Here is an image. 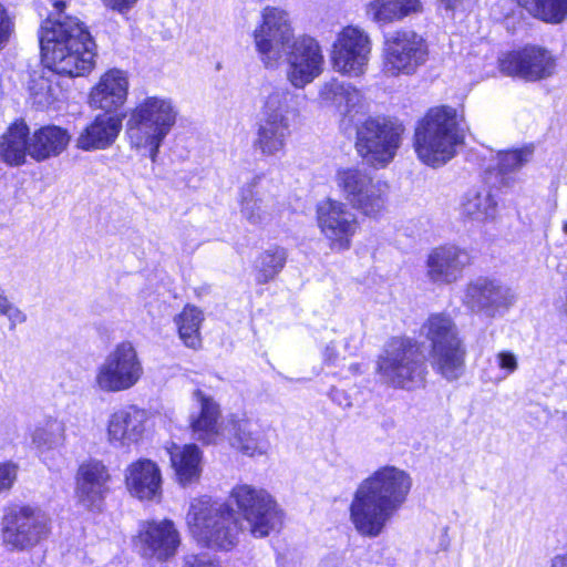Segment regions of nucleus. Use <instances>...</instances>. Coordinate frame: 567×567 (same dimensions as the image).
Instances as JSON below:
<instances>
[{
	"mask_svg": "<svg viewBox=\"0 0 567 567\" xmlns=\"http://www.w3.org/2000/svg\"><path fill=\"white\" fill-rule=\"evenodd\" d=\"M229 498L243 517L240 526L228 504L213 502L207 496L190 502L186 523L193 537L203 546L229 550L237 544L239 530L264 538L282 526V511L267 491L238 484L233 487Z\"/></svg>",
	"mask_w": 567,
	"mask_h": 567,
	"instance_id": "f257e3e1",
	"label": "nucleus"
},
{
	"mask_svg": "<svg viewBox=\"0 0 567 567\" xmlns=\"http://www.w3.org/2000/svg\"><path fill=\"white\" fill-rule=\"evenodd\" d=\"M229 498L243 517L240 526L228 504L213 502L207 496L190 502L186 523L193 537L203 546L229 550L237 544L239 530L264 538L282 526V511L267 491L238 484L233 487Z\"/></svg>",
	"mask_w": 567,
	"mask_h": 567,
	"instance_id": "f03ea898",
	"label": "nucleus"
},
{
	"mask_svg": "<svg viewBox=\"0 0 567 567\" xmlns=\"http://www.w3.org/2000/svg\"><path fill=\"white\" fill-rule=\"evenodd\" d=\"M406 471L385 465L362 480L349 506L350 520L363 537L380 536L404 505L412 488Z\"/></svg>",
	"mask_w": 567,
	"mask_h": 567,
	"instance_id": "7ed1b4c3",
	"label": "nucleus"
},
{
	"mask_svg": "<svg viewBox=\"0 0 567 567\" xmlns=\"http://www.w3.org/2000/svg\"><path fill=\"white\" fill-rule=\"evenodd\" d=\"M53 6L59 17H49L39 30L42 59L55 73L83 76L94 68L95 43L78 18L61 16L64 0H54Z\"/></svg>",
	"mask_w": 567,
	"mask_h": 567,
	"instance_id": "20e7f679",
	"label": "nucleus"
},
{
	"mask_svg": "<svg viewBox=\"0 0 567 567\" xmlns=\"http://www.w3.org/2000/svg\"><path fill=\"white\" fill-rule=\"evenodd\" d=\"M464 116L447 105L436 106L417 123L414 150L427 166L439 167L456 155V147L464 143Z\"/></svg>",
	"mask_w": 567,
	"mask_h": 567,
	"instance_id": "39448f33",
	"label": "nucleus"
},
{
	"mask_svg": "<svg viewBox=\"0 0 567 567\" xmlns=\"http://www.w3.org/2000/svg\"><path fill=\"white\" fill-rule=\"evenodd\" d=\"M178 117L175 102L167 96H146L131 111L126 134L132 148L156 163L159 148Z\"/></svg>",
	"mask_w": 567,
	"mask_h": 567,
	"instance_id": "423d86ee",
	"label": "nucleus"
},
{
	"mask_svg": "<svg viewBox=\"0 0 567 567\" xmlns=\"http://www.w3.org/2000/svg\"><path fill=\"white\" fill-rule=\"evenodd\" d=\"M295 95L287 89L266 86L252 146L264 156L282 153L290 135L289 115L295 113Z\"/></svg>",
	"mask_w": 567,
	"mask_h": 567,
	"instance_id": "0eeeda50",
	"label": "nucleus"
},
{
	"mask_svg": "<svg viewBox=\"0 0 567 567\" xmlns=\"http://www.w3.org/2000/svg\"><path fill=\"white\" fill-rule=\"evenodd\" d=\"M421 334L429 342L432 368L449 381L458 379L464 372L465 349L452 318L444 313L430 316Z\"/></svg>",
	"mask_w": 567,
	"mask_h": 567,
	"instance_id": "6e6552de",
	"label": "nucleus"
},
{
	"mask_svg": "<svg viewBox=\"0 0 567 567\" xmlns=\"http://www.w3.org/2000/svg\"><path fill=\"white\" fill-rule=\"evenodd\" d=\"M378 372L388 385L405 390L420 388L426 373L424 355L412 339H393L379 357Z\"/></svg>",
	"mask_w": 567,
	"mask_h": 567,
	"instance_id": "1a4fd4ad",
	"label": "nucleus"
},
{
	"mask_svg": "<svg viewBox=\"0 0 567 567\" xmlns=\"http://www.w3.org/2000/svg\"><path fill=\"white\" fill-rule=\"evenodd\" d=\"M352 126H355V151L369 166L383 168L393 161L404 132L401 124L380 117L360 122L355 117Z\"/></svg>",
	"mask_w": 567,
	"mask_h": 567,
	"instance_id": "9d476101",
	"label": "nucleus"
},
{
	"mask_svg": "<svg viewBox=\"0 0 567 567\" xmlns=\"http://www.w3.org/2000/svg\"><path fill=\"white\" fill-rule=\"evenodd\" d=\"M143 374L136 348L130 341H122L96 367L93 385L103 393H118L134 388Z\"/></svg>",
	"mask_w": 567,
	"mask_h": 567,
	"instance_id": "9b49d317",
	"label": "nucleus"
},
{
	"mask_svg": "<svg viewBox=\"0 0 567 567\" xmlns=\"http://www.w3.org/2000/svg\"><path fill=\"white\" fill-rule=\"evenodd\" d=\"M334 182L343 198L361 214L378 217L385 209L388 183L373 178L364 169L340 168L336 173Z\"/></svg>",
	"mask_w": 567,
	"mask_h": 567,
	"instance_id": "f8f14e48",
	"label": "nucleus"
},
{
	"mask_svg": "<svg viewBox=\"0 0 567 567\" xmlns=\"http://www.w3.org/2000/svg\"><path fill=\"white\" fill-rule=\"evenodd\" d=\"M429 58L426 40L412 30L390 34L384 43L383 72L390 76L414 74Z\"/></svg>",
	"mask_w": 567,
	"mask_h": 567,
	"instance_id": "ddd939ff",
	"label": "nucleus"
},
{
	"mask_svg": "<svg viewBox=\"0 0 567 567\" xmlns=\"http://www.w3.org/2000/svg\"><path fill=\"white\" fill-rule=\"evenodd\" d=\"M316 221L332 251L350 249L352 238L360 227L358 217L349 205L333 198L318 202Z\"/></svg>",
	"mask_w": 567,
	"mask_h": 567,
	"instance_id": "4468645a",
	"label": "nucleus"
},
{
	"mask_svg": "<svg viewBox=\"0 0 567 567\" xmlns=\"http://www.w3.org/2000/svg\"><path fill=\"white\" fill-rule=\"evenodd\" d=\"M295 40L288 13L275 7L262 11V21L254 31V43L266 68H275Z\"/></svg>",
	"mask_w": 567,
	"mask_h": 567,
	"instance_id": "2eb2a0df",
	"label": "nucleus"
},
{
	"mask_svg": "<svg viewBox=\"0 0 567 567\" xmlns=\"http://www.w3.org/2000/svg\"><path fill=\"white\" fill-rule=\"evenodd\" d=\"M50 533V518L40 508L22 506L3 518L2 539L11 549L35 546Z\"/></svg>",
	"mask_w": 567,
	"mask_h": 567,
	"instance_id": "dca6fc26",
	"label": "nucleus"
},
{
	"mask_svg": "<svg viewBox=\"0 0 567 567\" xmlns=\"http://www.w3.org/2000/svg\"><path fill=\"white\" fill-rule=\"evenodd\" d=\"M515 300V293L507 285L489 277H478L470 281L462 298L463 305L472 313L487 319L503 316Z\"/></svg>",
	"mask_w": 567,
	"mask_h": 567,
	"instance_id": "f3484780",
	"label": "nucleus"
},
{
	"mask_svg": "<svg viewBox=\"0 0 567 567\" xmlns=\"http://www.w3.org/2000/svg\"><path fill=\"white\" fill-rule=\"evenodd\" d=\"M371 54L369 34L359 27L348 25L337 35L332 47L333 68L349 76H360L365 72Z\"/></svg>",
	"mask_w": 567,
	"mask_h": 567,
	"instance_id": "a211bd4d",
	"label": "nucleus"
},
{
	"mask_svg": "<svg viewBox=\"0 0 567 567\" xmlns=\"http://www.w3.org/2000/svg\"><path fill=\"white\" fill-rule=\"evenodd\" d=\"M287 56V76L295 87H303L322 72L323 55L319 43L310 37L295 39L284 53Z\"/></svg>",
	"mask_w": 567,
	"mask_h": 567,
	"instance_id": "6ab92c4d",
	"label": "nucleus"
},
{
	"mask_svg": "<svg viewBox=\"0 0 567 567\" xmlns=\"http://www.w3.org/2000/svg\"><path fill=\"white\" fill-rule=\"evenodd\" d=\"M499 69L507 75H516L527 81H537L555 73L556 60L540 47H525L512 51L499 59Z\"/></svg>",
	"mask_w": 567,
	"mask_h": 567,
	"instance_id": "aec40b11",
	"label": "nucleus"
},
{
	"mask_svg": "<svg viewBox=\"0 0 567 567\" xmlns=\"http://www.w3.org/2000/svg\"><path fill=\"white\" fill-rule=\"evenodd\" d=\"M471 264L468 251L456 245H441L433 248L425 260V277L434 285H450L457 281Z\"/></svg>",
	"mask_w": 567,
	"mask_h": 567,
	"instance_id": "412c9836",
	"label": "nucleus"
},
{
	"mask_svg": "<svg viewBox=\"0 0 567 567\" xmlns=\"http://www.w3.org/2000/svg\"><path fill=\"white\" fill-rule=\"evenodd\" d=\"M224 431L229 444L245 455H264L270 446L268 429L259 419L231 415Z\"/></svg>",
	"mask_w": 567,
	"mask_h": 567,
	"instance_id": "4be33fe9",
	"label": "nucleus"
},
{
	"mask_svg": "<svg viewBox=\"0 0 567 567\" xmlns=\"http://www.w3.org/2000/svg\"><path fill=\"white\" fill-rule=\"evenodd\" d=\"M179 543V534L174 523L168 519L142 523L136 537V546L141 555L158 561L173 557Z\"/></svg>",
	"mask_w": 567,
	"mask_h": 567,
	"instance_id": "5701e85b",
	"label": "nucleus"
},
{
	"mask_svg": "<svg viewBox=\"0 0 567 567\" xmlns=\"http://www.w3.org/2000/svg\"><path fill=\"white\" fill-rule=\"evenodd\" d=\"M319 99L324 106L334 107L340 114V127L348 132L355 117L364 113L363 96L350 83L332 79L320 87Z\"/></svg>",
	"mask_w": 567,
	"mask_h": 567,
	"instance_id": "b1692460",
	"label": "nucleus"
},
{
	"mask_svg": "<svg viewBox=\"0 0 567 567\" xmlns=\"http://www.w3.org/2000/svg\"><path fill=\"white\" fill-rule=\"evenodd\" d=\"M262 178L256 176L239 192L241 218L248 224L261 227L270 223L279 213V203L275 195H267Z\"/></svg>",
	"mask_w": 567,
	"mask_h": 567,
	"instance_id": "393cba45",
	"label": "nucleus"
},
{
	"mask_svg": "<svg viewBox=\"0 0 567 567\" xmlns=\"http://www.w3.org/2000/svg\"><path fill=\"white\" fill-rule=\"evenodd\" d=\"M148 414L136 405H126L114 411L107 420V439L121 447H130L142 441Z\"/></svg>",
	"mask_w": 567,
	"mask_h": 567,
	"instance_id": "a878e982",
	"label": "nucleus"
},
{
	"mask_svg": "<svg viewBox=\"0 0 567 567\" xmlns=\"http://www.w3.org/2000/svg\"><path fill=\"white\" fill-rule=\"evenodd\" d=\"M127 73L120 69H111L101 75L97 83L91 89L89 95L90 106L102 110L106 114H114L127 100Z\"/></svg>",
	"mask_w": 567,
	"mask_h": 567,
	"instance_id": "bb28decb",
	"label": "nucleus"
},
{
	"mask_svg": "<svg viewBox=\"0 0 567 567\" xmlns=\"http://www.w3.org/2000/svg\"><path fill=\"white\" fill-rule=\"evenodd\" d=\"M109 481L110 474L103 463L99 461L83 463L76 474L78 502L87 509H100L109 492Z\"/></svg>",
	"mask_w": 567,
	"mask_h": 567,
	"instance_id": "cd10ccee",
	"label": "nucleus"
},
{
	"mask_svg": "<svg viewBox=\"0 0 567 567\" xmlns=\"http://www.w3.org/2000/svg\"><path fill=\"white\" fill-rule=\"evenodd\" d=\"M193 400L195 408L189 415L193 436L207 444L214 443L219 434L220 406L202 390L194 391Z\"/></svg>",
	"mask_w": 567,
	"mask_h": 567,
	"instance_id": "c85d7f7f",
	"label": "nucleus"
},
{
	"mask_svg": "<svg viewBox=\"0 0 567 567\" xmlns=\"http://www.w3.org/2000/svg\"><path fill=\"white\" fill-rule=\"evenodd\" d=\"M130 493L140 498L152 501L162 494V475L156 463L142 458L132 463L125 474Z\"/></svg>",
	"mask_w": 567,
	"mask_h": 567,
	"instance_id": "c756f323",
	"label": "nucleus"
},
{
	"mask_svg": "<svg viewBox=\"0 0 567 567\" xmlns=\"http://www.w3.org/2000/svg\"><path fill=\"white\" fill-rule=\"evenodd\" d=\"M122 128V118L116 114H99L79 134L75 144L83 151L105 150L117 138Z\"/></svg>",
	"mask_w": 567,
	"mask_h": 567,
	"instance_id": "7c9ffc66",
	"label": "nucleus"
},
{
	"mask_svg": "<svg viewBox=\"0 0 567 567\" xmlns=\"http://www.w3.org/2000/svg\"><path fill=\"white\" fill-rule=\"evenodd\" d=\"M29 148L30 130L23 121H16L0 135V161L9 166L25 164Z\"/></svg>",
	"mask_w": 567,
	"mask_h": 567,
	"instance_id": "2f4dec72",
	"label": "nucleus"
},
{
	"mask_svg": "<svg viewBox=\"0 0 567 567\" xmlns=\"http://www.w3.org/2000/svg\"><path fill=\"white\" fill-rule=\"evenodd\" d=\"M70 138L69 132L60 126L40 127L30 136L29 155L37 162L58 156L66 148Z\"/></svg>",
	"mask_w": 567,
	"mask_h": 567,
	"instance_id": "473e14b6",
	"label": "nucleus"
},
{
	"mask_svg": "<svg viewBox=\"0 0 567 567\" xmlns=\"http://www.w3.org/2000/svg\"><path fill=\"white\" fill-rule=\"evenodd\" d=\"M168 453L177 480L182 485L185 486L199 480L202 474V452L195 444L184 446L173 444Z\"/></svg>",
	"mask_w": 567,
	"mask_h": 567,
	"instance_id": "72a5a7b5",
	"label": "nucleus"
},
{
	"mask_svg": "<svg viewBox=\"0 0 567 567\" xmlns=\"http://www.w3.org/2000/svg\"><path fill=\"white\" fill-rule=\"evenodd\" d=\"M30 440L38 453L43 455L64 444L65 424L56 417L47 416L31 429Z\"/></svg>",
	"mask_w": 567,
	"mask_h": 567,
	"instance_id": "f704fd0d",
	"label": "nucleus"
},
{
	"mask_svg": "<svg viewBox=\"0 0 567 567\" xmlns=\"http://www.w3.org/2000/svg\"><path fill=\"white\" fill-rule=\"evenodd\" d=\"M462 213L476 221H486L495 218L497 202L488 187L470 189L462 200Z\"/></svg>",
	"mask_w": 567,
	"mask_h": 567,
	"instance_id": "c9c22d12",
	"label": "nucleus"
},
{
	"mask_svg": "<svg viewBox=\"0 0 567 567\" xmlns=\"http://www.w3.org/2000/svg\"><path fill=\"white\" fill-rule=\"evenodd\" d=\"M204 321L203 311L193 306L186 305L181 313L175 316L174 323L177 327L179 339L190 349H198L202 346L200 326Z\"/></svg>",
	"mask_w": 567,
	"mask_h": 567,
	"instance_id": "e433bc0d",
	"label": "nucleus"
},
{
	"mask_svg": "<svg viewBox=\"0 0 567 567\" xmlns=\"http://www.w3.org/2000/svg\"><path fill=\"white\" fill-rule=\"evenodd\" d=\"M530 17L548 24H559L567 18V0H516Z\"/></svg>",
	"mask_w": 567,
	"mask_h": 567,
	"instance_id": "4c0bfd02",
	"label": "nucleus"
},
{
	"mask_svg": "<svg viewBox=\"0 0 567 567\" xmlns=\"http://www.w3.org/2000/svg\"><path fill=\"white\" fill-rule=\"evenodd\" d=\"M287 260V251L274 247L261 252L255 261V277L258 284H267L282 270Z\"/></svg>",
	"mask_w": 567,
	"mask_h": 567,
	"instance_id": "58836bf2",
	"label": "nucleus"
},
{
	"mask_svg": "<svg viewBox=\"0 0 567 567\" xmlns=\"http://www.w3.org/2000/svg\"><path fill=\"white\" fill-rule=\"evenodd\" d=\"M375 19L392 22L421 10L420 0H375Z\"/></svg>",
	"mask_w": 567,
	"mask_h": 567,
	"instance_id": "ea45409f",
	"label": "nucleus"
},
{
	"mask_svg": "<svg viewBox=\"0 0 567 567\" xmlns=\"http://www.w3.org/2000/svg\"><path fill=\"white\" fill-rule=\"evenodd\" d=\"M29 90L33 104L40 109L50 106L60 93V87L45 76L32 79Z\"/></svg>",
	"mask_w": 567,
	"mask_h": 567,
	"instance_id": "a19ab883",
	"label": "nucleus"
},
{
	"mask_svg": "<svg viewBox=\"0 0 567 567\" xmlns=\"http://www.w3.org/2000/svg\"><path fill=\"white\" fill-rule=\"evenodd\" d=\"M532 156V150L528 147L515 151L499 152L497 168L501 174H506L519 169Z\"/></svg>",
	"mask_w": 567,
	"mask_h": 567,
	"instance_id": "79ce46f5",
	"label": "nucleus"
},
{
	"mask_svg": "<svg viewBox=\"0 0 567 567\" xmlns=\"http://www.w3.org/2000/svg\"><path fill=\"white\" fill-rule=\"evenodd\" d=\"M0 316L9 321V329L13 330L18 324L27 321V315L9 300L4 291L0 288Z\"/></svg>",
	"mask_w": 567,
	"mask_h": 567,
	"instance_id": "37998d69",
	"label": "nucleus"
},
{
	"mask_svg": "<svg viewBox=\"0 0 567 567\" xmlns=\"http://www.w3.org/2000/svg\"><path fill=\"white\" fill-rule=\"evenodd\" d=\"M14 32V21L6 6L0 1V51L3 50Z\"/></svg>",
	"mask_w": 567,
	"mask_h": 567,
	"instance_id": "c03bdc74",
	"label": "nucleus"
},
{
	"mask_svg": "<svg viewBox=\"0 0 567 567\" xmlns=\"http://www.w3.org/2000/svg\"><path fill=\"white\" fill-rule=\"evenodd\" d=\"M497 367L503 371V375L498 380H504L518 369V359L511 351H499L495 355Z\"/></svg>",
	"mask_w": 567,
	"mask_h": 567,
	"instance_id": "a18cd8bd",
	"label": "nucleus"
},
{
	"mask_svg": "<svg viewBox=\"0 0 567 567\" xmlns=\"http://www.w3.org/2000/svg\"><path fill=\"white\" fill-rule=\"evenodd\" d=\"M18 466L11 462L0 463V494L9 491L17 480Z\"/></svg>",
	"mask_w": 567,
	"mask_h": 567,
	"instance_id": "49530a36",
	"label": "nucleus"
},
{
	"mask_svg": "<svg viewBox=\"0 0 567 567\" xmlns=\"http://www.w3.org/2000/svg\"><path fill=\"white\" fill-rule=\"evenodd\" d=\"M183 567H219V565L208 554H199L187 555Z\"/></svg>",
	"mask_w": 567,
	"mask_h": 567,
	"instance_id": "de8ad7c7",
	"label": "nucleus"
},
{
	"mask_svg": "<svg viewBox=\"0 0 567 567\" xmlns=\"http://www.w3.org/2000/svg\"><path fill=\"white\" fill-rule=\"evenodd\" d=\"M105 8L120 14H126L138 0H101Z\"/></svg>",
	"mask_w": 567,
	"mask_h": 567,
	"instance_id": "09e8293b",
	"label": "nucleus"
},
{
	"mask_svg": "<svg viewBox=\"0 0 567 567\" xmlns=\"http://www.w3.org/2000/svg\"><path fill=\"white\" fill-rule=\"evenodd\" d=\"M361 342H362V337H361L360 331H355V332L351 333L346 339L344 351L350 355L353 354L360 348Z\"/></svg>",
	"mask_w": 567,
	"mask_h": 567,
	"instance_id": "8fccbe9b",
	"label": "nucleus"
},
{
	"mask_svg": "<svg viewBox=\"0 0 567 567\" xmlns=\"http://www.w3.org/2000/svg\"><path fill=\"white\" fill-rule=\"evenodd\" d=\"M323 358H324V361L329 364L337 363V361L339 359V354L337 352L334 342H331L330 344H328L326 347Z\"/></svg>",
	"mask_w": 567,
	"mask_h": 567,
	"instance_id": "3c124183",
	"label": "nucleus"
},
{
	"mask_svg": "<svg viewBox=\"0 0 567 567\" xmlns=\"http://www.w3.org/2000/svg\"><path fill=\"white\" fill-rule=\"evenodd\" d=\"M331 399L337 402L341 406H350L351 402L349 398L346 395V393L338 389H332L330 393Z\"/></svg>",
	"mask_w": 567,
	"mask_h": 567,
	"instance_id": "603ef678",
	"label": "nucleus"
},
{
	"mask_svg": "<svg viewBox=\"0 0 567 567\" xmlns=\"http://www.w3.org/2000/svg\"><path fill=\"white\" fill-rule=\"evenodd\" d=\"M549 567H567V553L555 555L550 559Z\"/></svg>",
	"mask_w": 567,
	"mask_h": 567,
	"instance_id": "864d4df0",
	"label": "nucleus"
},
{
	"mask_svg": "<svg viewBox=\"0 0 567 567\" xmlns=\"http://www.w3.org/2000/svg\"><path fill=\"white\" fill-rule=\"evenodd\" d=\"M447 9H454L462 0H440Z\"/></svg>",
	"mask_w": 567,
	"mask_h": 567,
	"instance_id": "5fc2aeb1",
	"label": "nucleus"
},
{
	"mask_svg": "<svg viewBox=\"0 0 567 567\" xmlns=\"http://www.w3.org/2000/svg\"><path fill=\"white\" fill-rule=\"evenodd\" d=\"M563 230L565 234H567V221L564 224Z\"/></svg>",
	"mask_w": 567,
	"mask_h": 567,
	"instance_id": "6e6d98bb",
	"label": "nucleus"
}]
</instances>
